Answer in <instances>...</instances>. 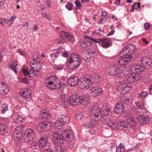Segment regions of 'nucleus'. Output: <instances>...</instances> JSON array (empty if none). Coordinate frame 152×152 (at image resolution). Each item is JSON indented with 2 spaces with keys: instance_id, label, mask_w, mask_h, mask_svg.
Segmentation results:
<instances>
[{
  "instance_id": "1",
  "label": "nucleus",
  "mask_w": 152,
  "mask_h": 152,
  "mask_svg": "<svg viewBox=\"0 0 152 152\" xmlns=\"http://www.w3.org/2000/svg\"><path fill=\"white\" fill-rule=\"evenodd\" d=\"M60 97L62 105L67 107L70 105L82 104L85 105L86 102L89 99V96H79L77 94L71 95L70 97H66L65 94L63 91H60Z\"/></svg>"
},
{
  "instance_id": "2",
  "label": "nucleus",
  "mask_w": 152,
  "mask_h": 152,
  "mask_svg": "<svg viewBox=\"0 0 152 152\" xmlns=\"http://www.w3.org/2000/svg\"><path fill=\"white\" fill-rule=\"evenodd\" d=\"M110 108L106 107L105 109L101 111L97 106L93 105L90 109L89 116L90 117L94 118L96 122H98L110 115Z\"/></svg>"
},
{
  "instance_id": "3",
  "label": "nucleus",
  "mask_w": 152,
  "mask_h": 152,
  "mask_svg": "<svg viewBox=\"0 0 152 152\" xmlns=\"http://www.w3.org/2000/svg\"><path fill=\"white\" fill-rule=\"evenodd\" d=\"M136 68L133 66L131 69L132 74L127 78V80L130 83H132L138 80L141 77L140 74L143 71V70L140 67Z\"/></svg>"
},
{
  "instance_id": "4",
  "label": "nucleus",
  "mask_w": 152,
  "mask_h": 152,
  "mask_svg": "<svg viewBox=\"0 0 152 152\" xmlns=\"http://www.w3.org/2000/svg\"><path fill=\"white\" fill-rule=\"evenodd\" d=\"M60 79L55 76H51L47 77L45 80L44 83L46 86L50 90L58 89L57 84Z\"/></svg>"
},
{
  "instance_id": "5",
  "label": "nucleus",
  "mask_w": 152,
  "mask_h": 152,
  "mask_svg": "<svg viewBox=\"0 0 152 152\" xmlns=\"http://www.w3.org/2000/svg\"><path fill=\"white\" fill-rule=\"evenodd\" d=\"M51 126L52 124L49 121H42L38 124L37 129L39 132H44L50 130Z\"/></svg>"
},
{
  "instance_id": "6",
  "label": "nucleus",
  "mask_w": 152,
  "mask_h": 152,
  "mask_svg": "<svg viewBox=\"0 0 152 152\" xmlns=\"http://www.w3.org/2000/svg\"><path fill=\"white\" fill-rule=\"evenodd\" d=\"M62 139L64 143L65 141L71 142L74 138L73 133L72 131L70 129H66L61 131V133Z\"/></svg>"
},
{
  "instance_id": "7",
  "label": "nucleus",
  "mask_w": 152,
  "mask_h": 152,
  "mask_svg": "<svg viewBox=\"0 0 152 152\" xmlns=\"http://www.w3.org/2000/svg\"><path fill=\"white\" fill-rule=\"evenodd\" d=\"M132 53L124 54L120 57V60L118 61V63L120 65L126 64L127 63L131 61L133 57L132 56Z\"/></svg>"
},
{
  "instance_id": "8",
  "label": "nucleus",
  "mask_w": 152,
  "mask_h": 152,
  "mask_svg": "<svg viewBox=\"0 0 152 152\" xmlns=\"http://www.w3.org/2000/svg\"><path fill=\"white\" fill-rule=\"evenodd\" d=\"M53 140L54 143L57 145L59 146L64 144V141L62 139L61 134L58 132H54L52 134Z\"/></svg>"
},
{
  "instance_id": "9",
  "label": "nucleus",
  "mask_w": 152,
  "mask_h": 152,
  "mask_svg": "<svg viewBox=\"0 0 152 152\" xmlns=\"http://www.w3.org/2000/svg\"><path fill=\"white\" fill-rule=\"evenodd\" d=\"M107 70L108 72L107 74L112 76L118 75L120 71V69L118 66L111 65L107 66Z\"/></svg>"
},
{
  "instance_id": "10",
  "label": "nucleus",
  "mask_w": 152,
  "mask_h": 152,
  "mask_svg": "<svg viewBox=\"0 0 152 152\" xmlns=\"http://www.w3.org/2000/svg\"><path fill=\"white\" fill-rule=\"evenodd\" d=\"M88 78L86 77L82 78L79 79L78 84V87L81 89H86L90 87Z\"/></svg>"
},
{
  "instance_id": "11",
  "label": "nucleus",
  "mask_w": 152,
  "mask_h": 152,
  "mask_svg": "<svg viewBox=\"0 0 152 152\" xmlns=\"http://www.w3.org/2000/svg\"><path fill=\"white\" fill-rule=\"evenodd\" d=\"M25 126L23 125H20L19 127L16 128L15 131L13 132L14 139L17 141L20 140L23 135V129Z\"/></svg>"
},
{
  "instance_id": "12",
  "label": "nucleus",
  "mask_w": 152,
  "mask_h": 152,
  "mask_svg": "<svg viewBox=\"0 0 152 152\" xmlns=\"http://www.w3.org/2000/svg\"><path fill=\"white\" fill-rule=\"evenodd\" d=\"M79 79L78 77L74 75H71L67 80V83L71 87H74L78 85Z\"/></svg>"
},
{
  "instance_id": "13",
  "label": "nucleus",
  "mask_w": 152,
  "mask_h": 152,
  "mask_svg": "<svg viewBox=\"0 0 152 152\" xmlns=\"http://www.w3.org/2000/svg\"><path fill=\"white\" fill-rule=\"evenodd\" d=\"M88 78V81L90 84L98 83L99 80L101 79V77L99 75H97L96 73H94L90 75L89 78Z\"/></svg>"
},
{
  "instance_id": "14",
  "label": "nucleus",
  "mask_w": 152,
  "mask_h": 152,
  "mask_svg": "<svg viewBox=\"0 0 152 152\" xmlns=\"http://www.w3.org/2000/svg\"><path fill=\"white\" fill-rule=\"evenodd\" d=\"M124 105L121 102H118L115 106L114 112L116 114H121L122 113L124 110Z\"/></svg>"
},
{
  "instance_id": "15",
  "label": "nucleus",
  "mask_w": 152,
  "mask_h": 152,
  "mask_svg": "<svg viewBox=\"0 0 152 152\" xmlns=\"http://www.w3.org/2000/svg\"><path fill=\"white\" fill-rule=\"evenodd\" d=\"M103 90L102 88L98 86L93 88L90 90V94L93 97H96L102 94Z\"/></svg>"
},
{
  "instance_id": "16",
  "label": "nucleus",
  "mask_w": 152,
  "mask_h": 152,
  "mask_svg": "<svg viewBox=\"0 0 152 152\" xmlns=\"http://www.w3.org/2000/svg\"><path fill=\"white\" fill-rule=\"evenodd\" d=\"M81 63L80 60L69 61V63L67 65V66L71 69H77L79 67Z\"/></svg>"
},
{
  "instance_id": "17",
  "label": "nucleus",
  "mask_w": 152,
  "mask_h": 152,
  "mask_svg": "<svg viewBox=\"0 0 152 152\" xmlns=\"http://www.w3.org/2000/svg\"><path fill=\"white\" fill-rule=\"evenodd\" d=\"M131 89L132 87L129 86L126 83H120L118 87V91L120 92L123 93H126Z\"/></svg>"
},
{
  "instance_id": "18",
  "label": "nucleus",
  "mask_w": 152,
  "mask_h": 152,
  "mask_svg": "<svg viewBox=\"0 0 152 152\" xmlns=\"http://www.w3.org/2000/svg\"><path fill=\"white\" fill-rule=\"evenodd\" d=\"M51 117L50 114L46 109H43L40 112L39 117L41 119L46 120L49 119Z\"/></svg>"
},
{
  "instance_id": "19",
  "label": "nucleus",
  "mask_w": 152,
  "mask_h": 152,
  "mask_svg": "<svg viewBox=\"0 0 152 152\" xmlns=\"http://www.w3.org/2000/svg\"><path fill=\"white\" fill-rule=\"evenodd\" d=\"M9 92V89L7 86L4 84V82L0 81V94L5 95Z\"/></svg>"
},
{
  "instance_id": "20",
  "label": "nucleus",
  "mask_w": 152,
  "mask_h": 152,
  "mask_svg": "<svg viewBox=\"0 0 152 152\" xmlns=\"http://www.w3.org/2000/svg\"><path fill=\"white\" fill-rule=\"evenodd\" d=\"M60 35L62 39L67 42L71 41L73 37V36L69 33L64 31L61 32Z\"/></svg>"
},
{
  "instance_id": "21",
  "label": "nucleus",
  "mask_w": 152,
  "mask_h": 152,
  "mask_svg": "<svg viewBox=\"0 0 152 152\" xmlns=\"http://www.w3.org/2000/svg\"><path fill=\"white\" fill-rule=\"evenodd\" d=\"M151 66H152V60L151 59H150V61L148 60V62H146L145 63L144 65H136L135 66H134L136 68H138V66H139L138 68H140L141 69L143 70L142 72H143L145 69H148L150 68Z\"/></svg>"
},
{
  "instance_id": "22",
  "label": "nucleus",
  "mask_w": 152,
  "mask_h": 152,
  "mask_svg": "<svg viewBox=\"0 0 152 152\" xmlns=\"http://www.w3.org/2000/svg\"><path fill=\"white\" fill-rule=\"evenodd\" d=\"M93 120L90 121H87L83 124L84 127L86 129H90L96 126L97 123L95 122L96 121L92 118Z\"/></svg>"
},
{
  "instance_id": "23",
  "label": "nucleus",
  "mask_w": 152,
  "mask_h": 152,
  "mask_svg": "<svg viewBox=\"0 0 152 152\" xmlns=\"http://www.w3.org/2000/svg\"><path fill=\"white\" fill-rule=\"evenodd\" d=\"M48 138L45 134H43L39 140L40 145L42 147H44L47 145L48 144Z\"/></svg>"
},
{
  "instance_id": "24",
  "label": "nucleus",
  "mask_w": 152,
  "mask_h": 152,
  "mask_svg": "<svg viewBox=\"0 0 152 152\" xmlns=\"http://www.w3.org/2000/svg\"><path fill=\"white\" fill-rule=\"evenodd\" d=\"M137 119L140 121H142V123L147 124L150 120L148 116H145L142 115H139L137 116Z\"/></svg>"
},
{
  "instance_id": "25",
  "label": "nucleus",
  "mask_w": 152,
  "mask_h": 152,
  "mask_svg": "<svg viewBox=\"0 0 152 152\" xmlns=\"http://www.w3.org/2000/svg\"><path fill=\"white\" fill-rule=\"evenodd\" d=\"M8 131V129L6 125L4 124L0 123V134L5 136Z\"/></svg>"
},
{
  "instance_id": "26",
  "label": "nucleus",
  "mask_w": 152,
  "mask_h": 152,
  "mask_svg": "<svg viewBox=\"0 0 152 152\" xmlns=\"http://www.w3.org/2000/svg\"><path fill=\"white\" fill-rule=\"evenodd\" d=\"M58 119L64 125L68 123L69 121V117L66 115H59L58 117Z\"/></svg>"
},
{
  "instance_id": "27",
  "label": "nucleus",
  "mask_w": 152,
  "mask_h": 152,
  "mask_svg": "<svg viewBox=\"0 0 152 152\" xmlns=\"http://www.w3.org/2000/svg\"><path fill=\"white\" fill-rule=\"evenodd\" d=\"M127 122L128 125H129V127L132 129V128L135 126L137 124L136 121L132 117H130L127 119Z\"/></svg>"
},
{
  "instance_id": "28",
  "label": "nucleus",
  "mask_w": 152,
  "mask_h": 152,
  "mask_svg": "<svg viewBox=\"0 0 152 152\" xmlns=\"http://www.w3.org/2000/svg\"><path fill=\"white\" fill-rule=\"evenodd\" d=\"M24 135H26L27 136H30V137L34 138L35 133L33 129L29 128L26 130Z\"/></svg>"
},
{
  "instance_id": "29",
  "label": "nucleus",
  "mask_w": 152,
  "mask_h": 152,
  "mask_svg": "<svg viewBox=\"0 0 152 152\" xmlns=\"http://www.w3.org/2000/svg\"><path fill=\"white\" fill-rule=\"evenodd\" d=\"M80 44L81 46L83 48L89 47L92 45L90 42L86 40H81L80 42Z\"/></svg>"
},
{
  "instance_id": "30",
  "label": "nucleus",
  "mask_w": 152,
  "mask_h": 152,
  "mask_svg": "<svg viewBox=\"0 0 152 152\" xmlns=\"http://www.w3.org/2000/svg\"><path fill=\"white\" fill-rule=\"evenodd\" d=\"M64 124L58 119L54 124V126L56 128L58 129H61L64 127Z\"/></svg>"
},
{
  "instance_id": "31",
  "label": "nucleus",
  "mask_w": 152,
  "mask_h": 152,
  "mask_svg": "<svg viewBox=\"0 0 152 152\" xmlns=\"http://www.w3.org/2000/svg\"><path fill=\"white\" fill-rule=\"evenodd\" d=\"M104 120V123L107 125L109 126L112 127L113 126V121H112V120L109 117H106L104 118H103Z\"/></svg>"
},
{
  "instance_id": "32",
  "label": "nucleus",
  "mask_w": 152,
  "mask_h": 152,
  "mask_svg": "<svg viewBox=\"0 0 152 152\" xmlns=\"http://www.w3.org/2000/svg\"><path fill=\"white\" fill-rule=\"evenodd\" d=\"M77 60H80V56L78 54L73 53L69 57V61Z\"/></svg>"
},
{
  "instance_id": "33",
  "label": "nucleus",
  "mask_w": 152,
  "mask_h": 152,
  "mask_svg": "<svg viewBox=\"0 0 152 152\" xmlns=\"http://www.w3.org/2000/svg\"><path fill=\"white\" fill-rule=\"evenodd\" d=\"M82 56L83 59L86 61L87 62H89L90 61V59H91V57L87 53V51H83L82 55Z\"/></svg>"
},
{
  "instance_id": "34",
  "label": "nucleus",
  "mask_w": 152,
  "mask_h": 152,
  "mask_svg": "<svg viewBox=\"0 0 152 152\" xmlns=\"http://www.w3.org/2000/svg\"><path fill=\"white\" fill-rule=\"evenodd\" d=\"M58 84H57L58 86V89H59L60 91H64V89L66 86V83L64 82L61 83L59 80H58Z\"/></svg>"
},
{
  "instance_id": "35",
  "label": "nucleus",
  "mask_w": 152,
  "mask_h": 152,
  "mask_svg": "<svg viewBox=\"0 0 152 152\" xmlns=\"http://www.w3.org/2000/svg\"><path fill=\"white\" fill-rule=\"evenodd\" d=\"M20 95L24 99H27L30 97L31 94L29 93L27 91H23L20 93Z\"/></svg>"
},
{
  "instance_id": "36",
  "label": "nucleus",
  "mask_w": 152,
  "mask_h": 152,
  "mask_svg": "<svg viewBox=\"0 0 152 152\" xmlns=\"http://www.w3.org/2000/svg\"><path fill=\"white\" fill-rule=\"evenodd\" d=\"M129 50L131 53H133L137 50V49L135 48L134 45L132 44H129L127 45Z\"/></svg>"
},
{
  "instance_id": "37",
  "label": "nucleus",
  "mask_w": 152,
  "mask_h": 152,
  "mask_svg": "<svg viewBox=\"0 0 152 152\" xmlns=\"http://www.w3.org/2000/svg\"><path fill=\"white\" fill-rule=\"evenodd\" d=\"M31 148L33 150H38L39 149L40 147L39 144L35 142H33L31 143Z\"/></svg>"
},
{
  "instance_id": "38",
  "label": "nucleus",
  "mask_w": 152,
  "mask_h": 152,
  "mask_svg": "<svg viewBox=\"0 0 152 152\" xmlns=\"http://www.w3.org/2000/svg\"><path fill=\"white\" fill-rule=\"evenodd\" d=\"M34 138L32 137H30V136H27L26 135H23V139L24 140V141L25 142L27 143H30V142L32 141Z\"/></svg>"
},
{
  "instance_id": "39",
  "label": "nucleus",
  "mask_w": 152,
  "mask_h": 152,
  "mask_svg": "<svg viewBox=\"0 0 152 152\" xmlns=\"http://www.w3.org/2000/svg\"><path fill=\"white\" fill-rule=\"evenodd\" d=\"M148 95V93L146 91H143L138 94V96L140 98L145 99Z\"/></svg>"
},
{
  "instance_id": "40",
  "label": "nucleus",
  "mask_w": 152,
  "mask_h": 152,
  "mask_svg": "<svg viewBox=\"0 0 152 152\" xmlns=\"http://www.w3.org/2000/svg\"><path fill=\"white\" fill-rule=\"evenodd\" d=\"M104 41V42L103 43H101V44L103 47L104 48L109 47L111 44V42L107 39H106V40H105Z\"/></svg>"
},
{
  "instance_id": "41",
  "label": "nucleus",
  "mask_w": 152,
  "mask_h": 152,
  "mask_svg": "<svg viewBox=\"0 0 152 152\" xmlns=\"http://www.w3.org/2000/svg\"><path fill=\"white\" fill-rule=\"evenodd\" d=\"M124 53V54H129V53H132L130 51H129V50L128 47L127 45L124 47L123 50L121 51V53Z\"/></svg>"
},
{
  "instance_id": "42",
  "label": "nucleus",
  "mask_w": 152,
  "mask_h": 152,
  "mask_svg": "<svg viewBox=\"0 0 152 152\" xmlns=\"http://www.w3.org/2000/svg\"><path fill=\"white\" fill-rule=\"evenodd\" d=\"M83 115L82 113L80 111H77L75 113L76 117L77 119H79L80 121H81V119L83 118Z\"/></svg>"
},
{
  "instance_id": "43",
  "label": "nucleus",
  "mask_w": 152,
  "mask_h": 152,
  "mask_svg": "<svg viewBox=\"0 0 152 152\" xmlns=\"http://www.w3.org/2000/svg\"><path fill=\"white\" fill-rule=\"evenodd\" d=\"M150 59L149 58L146 57H144L140 59V61L141 62L142 65H144L145 63L148 62V61H150Z\"/></svg>"
},
{
  "instance_id": "44",
  "label": "nucleus",
  "mask_w": 152,
  "mask_h": 152,
  "mask_svg": "<svg viewBox=\"0 0 152 152\" xmlns=\"http://www.w3.org/2000/svg\"><path fill=\"white\" fill-rule=\"evenodd\" d=\"M64 147V144L60 145L59 146V147H58L57 148H56V152H64V149L63 148Z\"/></svg>"
},
{
  "instance_id": "45",
  "label": "nucleus",
  "mask_w": 152,
  "mask_h": 152,
  "mask_svg": "<svg viewBox=\"0 0 152 152\" xmlns=\"http://www.w3.org/2000/svg\"><path fill=\"white\" fill-rule=\"evenodd\" d=\"M64 65L62 64L55 65L53 66V68L55 69L58 70H61L63 69Z\"/></svg>"
},
{
  "instance_id": "46",
  "label": "nucleus",
  "mask_w": 152,
  "mask_h": 152,
  "mask_svg": "<svg viewBox=\"0 0 152 152\" xmlns=\"http://www.w3.org/2000/svg\"><path fill=\"white\" fill-rule=\"evenodd\" d=\"M75 3L77 7V8L75 9L76 10L81 9L82 5L79 1V0H76L75 1Z\"/></svg>"
},
{
  "instance_id": "47",
  "label": "nucleus",
  "mask_w": 152,
  "mask_h": 152,
  "mask_svg": "<svg viewBox=\"0 0 152 152\" xmlns=\"http://www.w3.org/2000/svg\"><path fill=\"white\" fill-rule=\"evenodd\" d=\"M19 82L20 83H24L27 84H29V82L26 77L21 78L19 79Z\"/></svg>"
},
{
  "instance_id": "48",
  "label": "nucleus",
  "mask_w": 152,
  "mask_h": 152,
  "mask_svg": "<svg viewBox=\"0 0 152 152\" xmlns=\"http://www.w3.org/2000/svg\"><path fill=\"white\" fill-rule=\"evenodd\" d=\"M120 124L119 126H120V127L123 126L125 128H128V124L127 121L125 122L124 121H121L120 122Z\"/></svg>"
},
{
  "instance_id": "49",
  "label": "nucleus",
  "mask_w": 152,
  "mask_h": 152,
  "mask_svg": "<svg viewBox=\"0 0 152 152\" xmlns=\"http://www.w3.org/2000/svg\"><path fill=\"white\" fill-rule=\"evenodd\" d=\"M73 6V5L70 2H68L67 4L65 5V7L69 11L72 10Z\"/></svg>"
},
{
  "instance_id": "50",
  "label": "nucleus",
  "mask_w": 152,
  "mask_h": 152,
  "mask_svg": "<svg viewBox=\"0 0 152 152\" xmlns=\"http://www.w3.org/2000/svg\"><path fill=\"white\" fill-rule=\"evenodd\" d=\"M23 118V116L18 115L17 116V117L15 119V121L16 123H20L23 121H22V118Z\"/></svg>"
},
{
  "instance_id": "51",
  "label": "nucleus",
  "mask_w": 152,
  "mask_h": 152,
  "mask_svg": "<svg viewBox=\"0 0 152 152\" xmlns=\"http://www.w3.org/2000/svg\"><path fill=\"white\" fill-rule=\"evenodd\" d=\"M22 71L25 76H26L28 75V69L25 68H23L22 69Z\"/></svg>"
},
{
  "instance_id": "52",
  "label": "nucleus",
  "mask_w": 152,
  "mask_h": 152,
  "mask_svg": "<svg viewBox=\"0 0 152 152\" xmlns=\"http://www.w3.org/2000/svg\"><path fill=\"white\" fill-rule=\"evenodd\" d=\"M130 103V99L127 98L123 100V104H125L126 105L129 104Z\"/></svg>"
},
{
  "instance_id": "53",
  "label": "nucleus",
  "mask_w": 152,
  "mask_h": 152,
  "mask_svg": "<svg viewBox=\"0 0 152 152\" xmlns=\"http://www.w3.org/2000/svg\"><path fill=\"white\" fill-rule=\"evenodd\" d=\"M113 123V126L112 128H114V129H117L120 127V126H119V125H120V122L118 124L114 122Z\"/></svg>"
},
{
  "instance_id": "54",
  "label": "nucleus",
  "mask_w": 152,
  "mask_h": 152,
  "mask_svg": "<svg viewBox=\"0 0 152 152\" xmlns=\"http://www.w3.org/2000/svg\"><path fill=\"white\" fill-rule=\"evenodd\" d=\"M10 68L12 69L13 71L16 74L17 73V70L16 69V66H12V65H10Z\"/></svg>"
},
{
  "instance_id": "55",
  "label": "nucleus",
  "mask_w": 152,
  "mask_h": 152,
  "mask_svg": "<svg viewBox=\"0 0 152 152\" xmlns=\"http://www.w3.org/2000/svg\"><path fill=\"white\" fill-rule=\"evenodd\" d=\"M145 29L146 31H148L149 30L150 25L147 23H145L144 24Z\"/></svg>"
},
{
  "instance_id": "56",
  "label": "nucleus",
  "mask_w": 152,
  "mask_h": 152,
  "mask_svg": "<svg viewBox=\"0 0 152 152\" xmlns=\"http://www.w3.org/2000/svg\"><path fill=\"white\" fill-rule=\"evenodd\" d=\"M106 21V19L104 18H102L100 20H99L98 22V23L99 24H103L105 23Z\"/></svg>"
},
{
  "instance_id": "57",
  "label": "nucleus",
  "mask_w": 152,
  "mask_h": 152,
  "mask_svg": "<svg viewBox=\"0 0 152 152\" xmlns=\"http://www.w3.org/2000/svg\"><path fill=\"white\" fill-rule=\"evenodd\" d=\"M37 65L36 66V69H41V64L40 62L37 61L35 63Z\"/></svg>"
},
{
  "instance_id": "58",
  "label": "nucleus",
  "mask_w": 152,
  "mask_h": 152,
  "mask_svg": "<svg viewBox=\"0 0 152 152\" xmlns=\"http://www.w3.org/2000/svg\"><path fill=\"white\" fill-rule=\"evenodd\" d=\"M90 49H88L86 51H87V53H88V55H89L90 56H91V57H93V56H92V55H91V54H94L95 53V51H89V50H90Z\"/></svg>"
},
{
  "instance_id": "59",
  "label": "nucleus",
  "mask_w": 152,
  "mask_h": 152,
  "mask_svg": "<svg viewBox=\"0 0 152 152\" xmlns=\"http://www.w3.org/2000/svg\"><path fill=\"white\" fill-rule=\"evenodd\" d=\"M34 67H31V68H30L29 69V71H28V75H30V74H33L34 73V71H34H35V70H34Z\"/></svg>"
},
{
  "instance_id": "60",
  "label": "nucleus",
  "mask_w": 152,
  "mask_h": 152,
  "mask_svg": "<svg viewBox=\"0 0 152 152\" xmlns=\"http://www.w3.org/2000/svg\"><path fill=\"white\" fill-rule=\"evenodd\" d=\"M105 40H106V39H97V41L98 42H97V43H100L101 42V43H103L104 42V41Z\"/></svg>"
},
{
  "instance_id": "61",
  "label": "nucleus",
  "mask_w": 152,
  "mask_h": 152,
  "mask_svg": "<svg viewBox=\"0 0 152 152\" xmlns=\"http://www.w3.org/2000/svg\"><path fill=\"white\" fill-rule=\"evenodd\" d=\"M68 53L67 51H65L63 53V54H62V56L66 58L68 57Z\"/></svg>"
},
{
  "instance_id": "62",
  "label": "nucleus",
  "mask_w": 152,
  "mask_h": 152,
  "mask_svg": "<svg viewBox=\"0 0 152 152\" xmlns=\"http://www.w3.org/2000/svg\"><path fill=\"white\" fill-rule=\"evenodd\" d=\"M35 74L34 73L33 74H30V75H28L30 79L31 80H33L35 78Z\"/></svg>"
},
{
  "instance_id": "63",
  "label": "nucleus",
  "mask_w": 152,
  "mask_h": 152,
  "mask_svg": "<svg viewBox=\"0 0 152 152\" xmlns=\"http://www.w3.org/2000/svg\"><path fill=\"white\" fill-rule=\"evenodd\" d=\"M17 65V64H16V62H15V61H12L9 63V66H10V65H12V66H16Z\"/></svg>"
},
{
  "instance_id": "64",
  "label": "nucleus",
  "mask_w": 152,
  "mask_h": 152,
  "mask_svg": "<svg viewBox=\"0 0 152 152\" xmlns=\"http://www.w3.org/2000/svg\"><path fill=\"white\" fill-rule=\"evenodd\" d=\"M43 152H54L52 150L50 149H44Z\"/></svg>"
}]
</instances>
